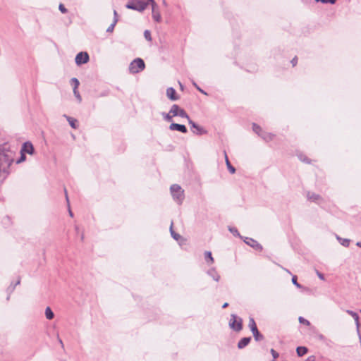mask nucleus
<instances>
[{"mask_svg": "<svg viewBox=\"0 0 361 361\" xmlns=\"http://www.w3.org/2000/svg\"><path fill=\"white\" fill-rule=\"evenodd\" d=\"M228 230H229V231H230L231 233H233V235H235V236H238V237H239V238H243V236H241V235H240V233H239V232H238V231L237 230V228H234V227H229V228H228Z\"/></svg>", "mask_w": 361, "mask_h": 361, "instance_id": "c756f323", "label": "nucleus"}, {"mask_svg": "<svg viewBox=\"0 0 361 361\" xmlns=\"http://www.w3.org/2000/svg\"><path fill=\"white\" fill-rule=\"evenodd\" d=\"M171 193L174 201L178 204H182L184 200V191L178 184H173L170 188Z\"/></svg>", "mask_w": 361, "mask_h": 361, "instance_id": "7ed1b4c3", "label": "nucleus"}, {"mask_svg": "<svg viewBox=\"0 0 361 361\" xmlns=\"http://www.w3.org/2000/svg\"><path fill=\"white\" fill-rule=\"evenodd\" d=\"M252 333L256 341H260L264 339V336L258 331V329Z\"/></svg>", "mask_w": 361, "mask_h": 361, "instance_id": "b1692460", "label": "nucleus"}, {"mask_svg": "<svg viewBox=\"0 0 361 361\" xmlns=\"http://www.w3.org/2000/svg\"><path fill=\"white\" fill-rule=\"evenodd\" d=\"M148 2H150L149 4L152 6V18L157 23H160L161 21V16L159 11V10L157 8V5L155 3L154 0H147Z\"/></svg>", "mask_w": 361, "mask_h": 361, "instance_id": "6e6552de", "label": "nucleus"}, {"mask_svg": "<svg viewBox=\"0 0 361 361\" xmlns=\"http://www.w3.org/2000/svg\"><path fill=\"white\" fill-rule=\"evenodd\" d=\"M169 129L171 130H178L183 133H186L188 130L184 125L178 123H171L169 126Z\"/></svg>", "mask_w": 361, "mask_h": 361, "instance_id": "ddd939ff", "label": "nucleus"}, {"mask_svg": "<svg viewBox=\"0 0 361 361\" xmlns=\"http://www.w3.org/2000/svg\"><path fill=\"white\" fill-rule=\"evenodd\" d=\"M317 274L318 277H319L320 279H322V280H324V275H323L322 273H320V272H319L318 271H317Z\"/></svg>", "mask_w": 361, "mask_h": 361, "instance_id": "a18cd8bd", "label": "nucleus"}, {"mask_svg": "<svg viewBox=\"0 0 361 361\" xmlns=\"http://www.w3.org/2000/svg\"><path fill=\"white\" fill-rule=\"evenodd\" d=\"M300 160H302V161H304V162L309 163V161H308V159H307V158L302 159V156H300Z\"/></svg>", "mask_w": 361, "mask_h": 361, "instance_id": "de8ad7c7", "label": "nucleus"}, {"mask_svg": "<svg viewBox=\"0 0 361 361\" xmlns=\"http://www.w3.org/2000/svg\"><path fill=\"white\" fill-rule=\"evenodd\" d=\"M347 313L348 314L351 315L352 317H353V319H355V321L356 322L357 327L358 329L359 328V315H358V314L353 311H351V310H347Z\"/></svg>", "mask_w": 361, "mask_h": 361, "instance_id": "5701e85b", "label": "nucleus"}, {"mask_svg": "<svg viewBox=\"0 0 361 361\" xmlns=\"http://www.w3.org/2000/svg\"><path fill=\"white\" fill-rule=\"evenodd\" d=\"M292 282L298 288H300L301 286L300 283H298L297 281V277L296 276H293V278H292Z\"/></svg>", "mask_w": 361, "mask_h": 361, "instance_id": "4c0bfd02", "label": "nucleus"}, {"mask_svg": "<svg viewBox=\"0 0 361 361\" xmlns=\"http://www.w3.org/2000/svg\"><path fill=\"white\" fill-rule=\"evenodd\" d=\"M162 115H163L164 118L166 121H171V119H172V117H173V116H172V114H169V113H168V114L163 113V114H162Z\"/></svg>", "mask_w": 361, "mask_h": 361, "instance_id": "72a5a7b5", "label": "nucleus"}, {"mask_svg": "<svg viewBox=\"0 0 361 361\" xmlns=\"http://www.w3.org/2000/svg\"><path fill=\"white\" fill-rule=\"evenodd\" d=\"M149 3L147 0H131L127 3L126 7L128 9L142 12L146 9Z\"/></svg>", "mask_w": 361, "mask_h": 361, "instance_id": "f03ea898", "label": "nucleus"}, {"mask_svg": "<svg viewBox=\"0 0 361 361\" xmlns=\"http://www.w3.org/2000/svg\"><path fill=\"white\" fill-rule=\"evenodd\" d=\"M297 62H298V59H297V57H295V58H293V59L291 60V63H292L293 66H295L297 64Z\"/></svg>", "mask_w": 361, "mask_h": 361, "instance_id": "37998d69", "label": "nucleus"}, {"mask_svg": "<svg viewBox=\"0 0 361 361\" xmlns=\"http://www.w3.org/2000/svg\"><path fill=\"white\" fill-rule=\"evenodd\" d=\"M228 306V302H225L223 305H222V308H226Z\"/></svg>", "mask_w": 361, "mask_h": 361, "instance_id": "3c124183", "label": "nucleus"}, {"mask_svg": "<svg viewBox=\"0 0 361 361\" xmlns=\"http://www.w3.org/2000/svg\"><path fill=\"white\" fill-rule=\"evenodd\" d=\"M45 316H46V318L47 319H49V320H51V319H54V313L53 312V311L51 310L50 307H46V309H45Z\"/></svg>", "mask_w": 361, "mask_h": 361, "instance_id": "412c9836", "label": "nucleus"}, {"mask_svg": "<svg viewBox=\"0 0 361 361\" xmlns=\"http://www.w3.org/2000/svg\"><path fill=\"white\" fill-rule=\"evenodd\" d=\"M188 123L190 125V126L197 130V132H196L197 134L202 135L206 133V131L202 127H200L197 124H196L190 118H189V119H188ZM194 133H195V132H194Z\"/></svg>", "mask_w": 361, "mask_h": 361, "instance_id": "4468645a", "label": "nucleus"}, {"mask_svg": "<svg viewBox=\"0 0 361 361\" xmlns=\"http://www.w3.org/2000/svg\"><path fill=\"white\" fill-rule=\"evenodd\" d=\"M63 116L66 118L72 128L77 129L78 128V121L75 118L67 115H63Z\"/></svg>", "mask_w": 361, "mask_h": 361, "instance_id": "f3484780", "label": "nucleus"}, {"mask_svg": "<svg viewBox=\"0 0 361 361\" xmlns=\"http://www.w3.org/2000/svg\"><path fill=\"white\" fill-rule=\"evenodd\" d=\"M169 114H172V116H180L181 118H185L187 119H189V116L185 112V111L183 109H180L177 104H173Z\"/></svg>", "mask_w": 361, "mask_h": 361, "instance_id": "423d86ee", "label": "nucleus"}, {"mask_svg": "<svg viewBox=\"0 0 361 361\" xmlns=\"http://www.w3.org/2000/svg\"><path fill=\"white\" fill-rule=\"evenodd\" d=\"M25 159H26V156H25V153H23V152H22L20 151V158L17 160L16 163H17V164H20V163H21V162H23V161H24Z\"/></svg>", "mask_w": 361, "mask_h": 361, "instance_id": "473e14b6", "label": "nucleus"}, {"mask_svg": "<svg viewBox=\"0 0 361 361\" xmlns=\"http://www.w3.org/2000/svg\"><path fill=\"white\" fill-rule=\"evenodd\" d=\"M107 32H113V23H111L106 30Z\"/></svg>", "mask_w": 361, "mask_h": 361, "instance_id": "c03bdc74", "label": "nucleus"}, {"mask_svg": "<svg viewBox=\"0 0 361 361\" xmlns=\"http://www.w3.org/2000/svg\"><path fill=\"white\" fill-rule=\"evenodd\" d=\"M299 322H300V323L303 324L307 326H309L310 324V323L308 320H307L306 319H305L302 317H299Z\"/></svg>", "mask_w": 361, "mask_h": 361, "instance_id": "c9c22d12", "label": "nucleus"}, {"mask_svg": "<svg viewBox=\"0 0 361 361\" xmlns=\"http://www.w3.org/2000/svg\"><path fill=\"white\" fill-rule=\"evenodd\" d=\"M90 60L89 54L85 51L79 52L75 59V63L78 66H81L87 63Z\"/></svg>", "mask_w": 361, "mask_h": 361, "instance_id": "0eeeda50", "label": "nucleus"}, {"mask_svg": "<svg viewBox=\"0 0 361 361\" xmlns=\"http://www.w3.org/2000/svg\"><path fill=\"white\" fill-rule=\"evenodd\" d=\"M249 327H250V331L252 332H253V331H255V330L257 329L256 323H255L254 319L252 318V317H250V319H249Z\"/></svg>", "mask_w": 361, "mask_h": 361, "instance_id": "a878e982", "label": "nucleus"}, {"mask_svg": "<svg viewBox=\"0 0 361 361\" xmlns=\"http://www.w3.org/2000/svg\"><path fill=\"white\" fill-rule=\"evenodd\" d=\"M337 0H326V4H334Z\"/></svg>", "mask_w": 361, "mask_h": 361, "instance_id": "49530a36", "label": "nucleus"}, {"mask_svg": "<svg viewBox=\"0 0 361 361\" xmlns=\"http://www.w3.org/2000/svg\"><path fill=\"white\" fill-rule=\"evenodd\" d=\"M192 85L197 88V90H199L201 93L204 94H207V93L200 88V87H199L197 83L195 82V81H192Z\"/></svg>", "mask_w": 361, "mask_h": 361, "instance_id": "58836bf2", "label": "nucleus"}, {"mask_svg": "<svg viewBox=\"0 0 361 361\" xmlns=\"http://www.w3.org/2000/svg\"><path fill=\"white\" fill-rule=\"evenodd\" d=\"M145 68L144 61L140 58H137L130 63L128 69L130 73L135 74L142 71Z\"/></svg>", "mask_w": 361, "mask_h": 361, "instance_id": "20e7f679", "label": "nucleus"}, {"mask_svg": "<svg viewBox=\"0 0 361 361\" xmlns=\"http://www.w3.org/2000/svg\"><path fill=\"white\" fill-rule=\"evenodd\" d=\"M207 274L210 276L214 281H219L220 280V275L218 274L214 268H212L207 271Z\"/></svg>", "mask_w": 361, "mask_h": 361, "instance_id": "dca6fc26", "label": "nucleus"}, {"mask_svg": "<svg viewBox=\"0 0 361 361\" xmlns=\"http://www.w3.org/2000/svg\"><path fill=\"white\" fill-rule=\"evenodd\" d=\"M74 95L76 97V98L79 100V102H81L82 99H81V96L79 93V92L78 91V89L76 90V94H74Z\"/></svg>", "mask_w": 361, "mask_h": 361, "instance_id": "a19ab883", "label": "nucleus"}, {"mask_svg": "<svg viewBox=\"0 0 361 361\" xmlns=\"http://www.w3.org/2000/svg\"><path fill=\"white\" fill-rule=\"evenodd\" d=\"M64 192H65L66 200V202H67V204H68V206L69 215H70V216L73 217V213L72 212V211L70 209L69 199H68V192H67V190H66V188H64Z\"/></svg>", "mask_w": 361, "mask_h": 361, "instance_id": "7c9ffc66", "label": "nucleus"}, {"mask_svg": "<svg viewBox=\"0 0 361 361\" xmlns=\"http://www.w3.org/2000/svg\"><path fill=\"white\" fill-rule=\"evenodd\" d=\"M356 245H357L358 247H361V241L357 242Z\"/></svg>", "mask_w": 361, "mask_h": 361, "instance_id": "5fc2aeb1", "label": "nucleus"}, {"mask_svg": "<svg viewBox=\"0 0 361 361\" xmlns=\"http://www.w3.org/2000/svg\"><path fill=\"white\" fill-rule=\"evenodd\" d=\"M20 151L25 154L27 153L32 155L35 152V149L33 145L30 142H25L23 143Z\"/></svg>", "mask_w": 361, "mask_h": 361, "instance_id": "9b49d317", "label": "nucleus"}, {"mask_svg": "<svg viewBox=\"0 0 361 361\" xmlns=\"http://www.w3.org/2000/svg\"><path fill=\"white\" fill-rule=\"evenodd\" d=\"M75 230H76V231H78V226H75Z\"/></svg>", "mask_w": 361, "mask_h": 361, "instance_id": "4d7b16f0", "label": "nucleus"}, {"mask_svg": "<svg viewBox=\"0 0 361 361\" xmlns=\"http://www.w3.org/2000/svg\"><path fill=\"white\" fill-rule=\"evenodd\" d=\"M179 85H180V89L181 90H183V85L181 84L180 82H178Z\"/></svg>", "mask_w": 361, "mask_h": 361, "instance_id": "864d4df0", "label": "nucleus"}, {"mask_svg": "<svg viewBox=\"0 0 361 361\" xmlns=\"http://www.w3.org/2000/svg\"><path fill=\"white\" fill-rule=\"evenodd\" d=\"M229 326L233 331L239 332L243 329V320L241 318L238 317L235 314L231 315V319L229 321Z\"/></svg>", "mask_w": 361, "mask_h": 361, "instance_id": "39448f33", "label": "nucleus"}, {"mask_svg": "<svg viewBox=\"0 0 361 361\" xmlns=\"http://www.w3.org/2000/svg\"><path fill=\"white\" fill-rule=\"evenodd\" d=\"M71 85L73 86V93L76 94V90L78 88L80 85L79 80L76 78H73L71 79Z\"/></svg>", "mask_w": 361, "mask_h": 361, "instance_id": "4be33fe9", "label": "nucleus"}, {"mask_svg": "<svg viewBox=\"0 0 361 361\" xmlns=\"http://www.w3.org/2000/svg\"><path fill=\"white\" fill-rule=\"evenodd\" d=\"M307 361H314V358L312 357H309L307 359Z\"/></svg>", "mask_w": 361, "mask_h": 361, "instance_id": "603ef678", "label": "nucleus"}, {"mask_svg": "<svg viewBox=\"0 0 361 361\" xmlns=\"http://www.w3.org/2000/svg\"><path fill=\"white\" fill-rule=\"evenodd\" d=\"M307 198L311 202L321 204L323 202V198L318 194L312 192H308L307 193Z\"/></svg>", "mask_w": 361, "mask_h": 361, "instance_id": "9d476101", "label": "nucleus"}, {"mask_svg": "<svg viewBox=\"0 0 361 361\" xmlns=\"http://www.w3.org/2000/svg\"><path fill=\"white\" fill-rule=\"evenodd\" d=\"M170 232L173 239L178 240L179 238H180L181 236L179 234L174 232V231L173 230V223L171 224L170 227Z\"/></svg>", "mask_w": 361, "mask_h": 361, "instance_id": "c85d7f7f", "label": "nucleus"}, {"mask_svg": "<svg viewBox=\"0 0 361 361\" xmlns=\"http://www.w3.org/2000/svg\"><path fill=\"white\" fill-rule=\"evenodd\" d=\"M166 96L171 101H176L179 99L175 89L173 87H168L166 89Z\"/></svg>", "mask_w": 361, "mask_h": 361, "instance_id": "f8f14e48", "label": "nucleus"}, {"mask_svg": "<svg viewBox=\"0 0 361 361\" xmlns=\"http://www.w3.org/2000/svg\"><path fill=\"white\" fill-rule=\"evenodd\" d=\"M20 280L18 279L13 286L11 284V286L8 288V290L12 292L15 289V287L17 285L20 284Z\"/></svg>", "mask_w": 361, "mask_h": 361, "instance_id": "e433bc0d", "label": "nucleus"}, {"mask_svg": "<svg viewBox=\"0 0 361 361\" xmlns=\"http://www.w3.org/2000/svg\"><path fill=\"white\" fill-rule=\"evenodd\" d=\"M252 130L259 136L261 135V133L263 131L262 130L261 127L257 125L256 123H253V125H252Z\"/></svg>", "mask_w": 361, "mask_h": 361, "instance_id": "cd10ccee", "label": "nucleus"}, {"mask_svg": "<svg viewBox=\"0 0 361 361\" xmlns=\"http://www.w3.org/2000/svg\"><path fill=\"white\" fill-rule=\"evenodd\" d=\"M144 36H145V38L149 41V42H151L152 41V37H151V32L148 30H146L145 32H144Z\"/></svg>", "mask_w": 361, "mask_h": 361, "instance_id": "2f4dec72", "label": "nucleus"}, {"mask_svg": "<svg viewBox=\"0 0 361 361\" xmlns=\"http://www.w3.org/2000/svg\"><path fill=\"white\" fill-rule=\"evenodd\" d=\"M224 157H225L226 164L228 171L231 173H234L235 172V169L231 164L226 151L224 152Z\"/></svg>", "mask_w": 361, "mask_h": 361, "instance_id": "a211bd4d", "label": "nucleus"}, {"mask_svg": "<svg viewBox=\"0 0 361 361\" xmlns=\"http://www.w3.org/2000/svg\"><path fill=\"white\" fill-rule=\"evenodd\" d=\"M250 341H251V337H244V338H241L238 343V348L239 349L244 348L250 343Z\"/></svg>", "mask_w": 361, "mask_h": 361, "instance_id": "2eb2a0df", "label": "nucleus"}, {"mask_svg": "<svg viewBox=\"0 0 361 361\" xmlns=\"http://www.w3.org/2000/svg\"><path fill=\"white\" fill-rule=\"evenodd\" d=\"M117 17H118V14H117L116 11H114V27L116 26V23L118 20Z\"/></svg>", "mask_w": 361, "mask_h": 361, "instance_id": "79ce46f5", "label": "nucleus"}, {"mask_svg": "<svg viewBox=\"0 0 361 361\" xmlns=\"http://www.w3.org/2000/svg\"><path fill=\"white\" fill-rule=\"evenodd\" d=\"M243 241L248 245L249 246L252 247L256 250L262 251L263 247L255 239L251 238L245 237L243 238Z\"/></svg>", "mask_w": 361, "mask_h": 361, "instance_id": "1a4fd4ad", "label": "nucleus"}, {"mask_svg": "<svg viewBox=\"0 0 361 361\" xmlns=\"http://www.w3.org/2000/svg\"><path fill=\"white\" fill-rule=\"evenodd\" d=\"M15 152L7 145H0V178L10 173V166L14 161Z\"/></svg>", "mask_w": 361, "mask_h": 361, "instance_id": "f257e3e1", "label": "nucleus"}, {"mask_svg": "<svg viewBox=\"0 0 361 361\" xmlns=\"http://www.w3.org/2000/svg\"><path fill=\"white\" fill-rule=\"evenodd\" d=\"M58 340H59V342L61 344V347L63 348L64 347L63 343L62 340L59 338V336H58Z\"/></svg>", "mask_w": 361, "mask_h": 361, "instance_id": "09e8293b", "label": "nucleus"}, {"mask_svg": "<svg viewBox=\"0 0 361 361\" xmlns=\"http://www.w3.org/2000/svg\"><path fill=\"white\" fill-rule=\"evenodd\" d=\"M270 352H271L274 359H276L279 356V354L274 349H271Z\"/></svg>", "mask_w": 361, "mask_h": 361, "instance_id": "ea45409f", "label": "nucleus"}, {"mask_svg": "<svg viewBox=\"0 0 361 361\" xmlns=\"http://www.w3.org/2000/svg\"><path fill=\"white\" fill-rule=\"evenodd\" d=\"M317 2H322L323 4H326V0H315Z\"/></svg>", "mask_w": 361, "mask_h": 361, "instance_id": "8fccbe9b", "label": "nucleus"}, {"mask_svg": "<svg viewBox=\"0 0 361 361\" xmlns=\"http://www.w3.org/2000/svg\"><path fill=\"white\" fill-rule=\"evenodd\" d=\"M337 240L339 241V243L344 247H348L350 244V240L347 238H342L339 236H336Z\"/></svg>", "mask_w": 361, "mask_h": 361, "instance_id": "393cba45", "label": "nucleus"}, {"mask_svg": "<svg viewBox=\"0 0 361 361\" xmlns=\"http://www.w3.org/2000/svg\"><path fill=\"white\" fill-rule=\"evenodd\" d=\"M80 238H81V240H83V239H84V235L83 234L81 235Z\"/></svg>", "mask_w": 361, "mask_h": 361, "instance_id": "6e6d98bb", "label": "nucleus"}, {"mask_svg": "<svg viewBox=\"0 0 361 361\" xmlns=\"http://www.w3.org/2000/svg\"><path fill=\"white\" fill-rule=\"evenodd\" d=\"M59 9L62 13H66L68 12L67 8L63 4H60L59 6Z\"/></svg>", "mask_w": 361, "mask_h": 361, "instance_id": "f704fd0d", "label": "nucleus"}, {"mask_svg": "<svg viewBox=\"0 0 361 361\" xmlns=\"http://www.w3.org/2000/svg\"><path fill=\"white\" fill-rule=\"evenodd\" d=\"M206 261L209 263L212 264L214 262V258L212 256V252L209 251H206L204 253Z\"/></svg>", "mask_w": 361, "mask_h": 361, "instance_id": "bb28decb", "label": "nucleus"}, {"mask_svg": "<svg viewBox=\"0 0 361 361\" xmlns=\"http://www.w3.org/2000/svg\"><path fill=\"white\" fill-rule=\"evenodd\" d=\"M259 137H261L264 140L269 142L273 139L274 135L262 131Z\"/></svg>", "mask_w": 361, "mask_h": 361, "instance_id": "6ab92c4d", "label": "nucleus"}, {"mask_svg": "<svg viewBox=\"0 0 361 361\" xmlns=\"http://www.w3.org/2000/svg\"><path fill=\"white\" fill-rule=\"evenodd\" d=\"M307 351H308L307 348L304 346H299L296 349L297 355L299 357H302V356L305 355L307 353Z\"/></svg>", "mask_w": 361, "mask_h": 361, "instance_id": "aec40b11", "label": "nucleus"}]
</instances>
